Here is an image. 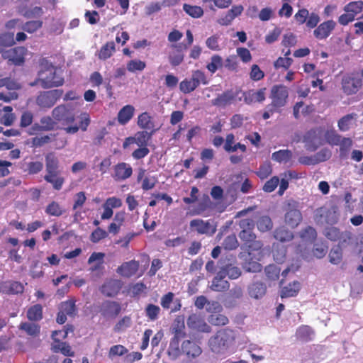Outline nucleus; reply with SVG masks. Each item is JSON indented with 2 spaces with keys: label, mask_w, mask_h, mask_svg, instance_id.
I'll return each instance as SVG.
<instances>
[{
  "label": "nucleus",
  "mask_w": 363,
  "mask_h": 363,
  "mask_svg": "<svg viewBox=\"0 0 363 363\" xmlns=\"http://www.w3.org/2000/svg\"><path fill=\"white\" fill-rule=\"evenodd\" d=\"M271 103L267 108L271 113L280 112L281 108L286 106L289 98V88L284 84H275L270 90Z\"/></svg>",
  "instance_id": "20e7f679"
},
{
  "label": "nucleus",
  "mask_w": 363,
  "mask_h": 363,
  "mask_svg": "<svg viewBox=\"0 0 363 363\" xmlns=\"http://www.w3.org/2000/svg\"><path fill=\"white\" fill-rule=\"evenodd\" d=\"M40 122L44 131H50L55 130L57 122L50 116H43L40 118Z\"/></svg>",
  "instance_id": "680f3d73"
},
{
  "label": "nucleus",
  "mask_w": 363,
  "mask_h": 363,
  "mask_svg": "<svg viewBox=\"0 0 363 363\" xmlns=\"http://www.w3.org/2000/svg\"><path fill=\"white\" fill-rule=\"evenodd\" d=\"M223 148L225 150V152L228 153L235 152L238 149L242 152H245L247 151V147L245 144H242L240 143H235V135L233 133H229L226 135Z\"/></svg>",
  "instance_id": "393cba45"
},
{
  "label": "nucleus",
  "mask_w": 363,
  "mask_h": 363,
  "mask_svg": "<svg viewBox=\"0 0 363 363\" xmlns=\"http://www.w3.org/2000/svg\"><path fill=\"white\" fill-rule=\"evenodd\" d=\"M61 95L62 91L57 89L40 92L36 98V104L40 108H51L56 104Z\"/></svg>",
  "instance_id": "9d476101"
},
{
  "label": "nucleus",
  "mask_w": 363,
  "mask_h": 363,
  "mask_svg": "<svg viewBox=\"0 0 363 363\" xmlns=\"http://www.w3.org/2000/svg\"><path fill=\"white\" fill-rule=\"evenodd\" d=\"M239 237L247 250L250 252L259 251L262 248V242L257 240V236L252 230H241Z\"/></svg>",
  "instance_id": "f8f14e48"
},
{
  "label": "nucleus",
  "mask_w": 363,
  "mask_h": 363,
  "mask_svg": "<svg viewBox=\"0 0 363 363\" xmlns=\"http://www.w3.org/2000/svg\"><path fill=\"white\" fill-rule=\"evenodd\" d=\"M190 228L200 235H213L216 232V225L212 220L193 219L189 223Z\"/></svg>",
  "instance_id": "1a4fd4ad"
},
{
  "label": "nucleus",
  "mask_w": 363,
  "mask_h": 363,
  "mask_svg": "<svg viewBox=\"0 0 363 363\" xmlns=\"http://www.w3.org/2000/svg\"><path fill=\"white\" fill-rule=\"evenodd\" d=\"M185 325L183 319L177 318L172 326V330L174 337L172 338L169 343V350L174 349L177 352H179V341L182 338H184L186 335L184 331Z\"/></svg>",
  "instance_id": "9b49d317"
},
{
  "label": "nucleus",
  "mask_w": 363,
  "mask_h": 363,
  "mask_svg": "<svg viewBox=\"0 0 363 363\" xmlns=\"http://www.w3.org/2000/svg\"><path fill=\"white\" fill-rule=\"evenodd\" d=\"M139 269V262L135 260H130L129 262H123L119 266L116 272L123 277L130 278L134 276Z\"/></svg>",
  "instance_id": "4be33fe9"
},
{
  "label": "nucleus",
  "mask_w": 363,
  "mask_h": 363,
  "mask_svg": "<svg viewBox=\"0 0 363 363\" xmlns=\"http://www.w3.org/2000/svg\"><path fill=\"white\" fill-rule=\"evenodd\" d=\"M299 235L302 241L308 244L313 242L317 238V232L312 226H307L302 229Z\"/></svg>",
  "instance_id": "58836bf2"
},
{
  "label": "nucleus",
  "mask_w": 363,
  "mask_h": 363,
  "mask_svg": "<svg viewBox=\"0 0 363 363\" xmlns=\"http://www.w3.org/2000/svg\"><path fill=\"white\" fill-rule=\"evenodd\" d=\"M26 316L30 321H40L43 317V306L39 303L30 306L27 311Z\"/></svg>",
  "instance_id": "4c0bfd02"
},
{
  "label": "nucleus",
  "mask_w": 363,
  "mask_h": 363,
  "mask_svg": "<svg viewBox=\"0 0 363 363\" xmlns=\"http://www.w3.org/2000/svg\"><path fill=\"white\" fill-rule=\"evenodd\" d=\"M272 169L271 164L269 162H266L259 166L256 174L261 179H264L272 174Z\"/></svg>",
  "instance_id": "338daca9"
},
{
  "label": "nucleus",
  "mask_w": 363,
  "mask_h": 363,
  "mask_svg": "<svg viewBox=\"0 0 363 363\" xmlns=\"http://www.w3.org/2000/svg\"><path fill=\"white\" fill-rule=\"evenodd\" d=\"M116 52V45L113 41H108L98 51L96 56L101 60L110 58Z\"/></svg>",
  "instance_id": "f704fd0d"
},
{
  "label": "nucleus",
  "mask_w": 363,
  "mask_h": 363,
  "mask_svg": "<svg viewBox=\"0 0 363 363\" xmlns=\"http://www.w3.org/2000/svg\"><path fill=\"white\" fill-rule=\"evenodd\" d=\"M313 335V330L308 325H301L296 332V338L304 342L311 340Z\"/></svg>",
  "instance_id": "a19ab883"
},
{
  "label": "nucleus",
  "mask_w": 363,
  "mask_h": 363,
  "mask_svg": "<svg viewBox=\"0 0 363 363\" xmlns=\"http://www.w3.org/2000/svg\"><path fill=\"white\" fill-rule=\"evenodd\" d=\"M299 290L300 283L298 281H294L281 289L280 296L282 298L294 297L297 295Z\"/></svg>",
  "instance_id": "e433bc0d"
},
{
  "label": "nucleus",
  "mask_w": 363,
  "mask_h": 363,
  "mask_svg": "<svg viewBox=\"0 0 363 363\" xmlns=\"http://www.w3.org/2000/svg\"><path fill=\"white\" fill-rule=\"evenodd\" d=\"M325 235L332 241H337L341 238L342 233L337 228L331 226L325 229Z\"/></svg>",
  "instance_id": "774afa93"
},
{
  "label": "nucleus",
  "mask_w": 363,
  "mask_h": 363,
  "mask_svg": "<svg viewBox=\"0 0 363 363\" xmlns=\"http://www.w3.org/2000/svg\"><path fill=\"white\" fill-rule=\"evenodd\" d=\"M121 311V304L114 301H106L102 303L101 313L104 316L116 317Z\"/></svg>",
  "instance_id": "a878e982"
},
{
  "label": "nucleus",
  "mask_w": 363,
  "mask_h": 363,
  "mask_svg": "<svg viewBox=\"0 0 363 363\" xmlns=\"http://www.w3.org/2000/svg\"><path fill=\"white\" fill-rule=\"evenodd\" d=\"M0 291L5 294H19L24 291V286L17 281H8L0 284Z\"/></svg>",
  "instance_id": "b1692460"
},
{
  "label": "nucleus",
  "mask_w": 363,
  "mask_h": 363,
  "mask_svg": "<svg viewBox=\"0 0 363 363\" xmlns=\"http://www.w3.org/2000/svg\"><path fill=\"white\" fill-rule=\"evenodd\" d=\"M64 212L65 211L56 201H52L45 208V213L51 216L59 217L61 216Z\"/></svg>",
  "instance_id": "5fc2aeb1"
},
{
  "label": "nucleus",
  "mask_w": 363,
  "mask_h": 363,
  "mask_svg": "<svg viewBox=\"0 0 363 363\" xmlns=\"http://www.w3.org/2000/svg\"><path fill=\"white\" fill-rule=\"evenodd\" d=\"M43 23V21L41 20L27 21L23 26L22 29L27 33H33L41 28Z\"/></svg>",
  "instance_id": "052dcab7"
},
{
  "label": "nucleus",
  "mask_w": 363,
  "mask_h": 363,
  "mask_svg": "<svg viewBox=\"0 0 363 363\" xmlns=\"http://www.w3.org/2000/svg\"><path fill=\"white\" fill-rule=\"evenodd\" d=\"M303 217L301 211L297 208H289L285 213V223L291 228H296L302 221Z\"/></svg>",
  "instance_id": "c85d7f7f"
},
{
  "label": "nucleus",
  "mask_w": 363,
  "mask_h": 363,
  "mask_svg": "<svg viewBox=\"0 0 363 363\" xmlns=\"http://www.w3.org/2000/svg\"><path fill=\"white\" fill-rule=\"evenodd\" d=\"M343 10L345 12L350 13L353 17L355 18V16L360 13L363 10V1H351L345 6Z\"/></svg>",
  "instance_id": "de8ad7c7"
},
{
  "label": "nucleus",
  "mask_w": 363,
  "mask_h": 363,
  "mask_svg": "<svg viewBox=\"0 0 363 363\" xmlns=\"http://www.w3.org/2000/svg\"><path fill=\"white\" fill-rule=\"evenodd\" d=\"M45 181L51 184L55 190H60L65 183V179L61 176L59 160L53 152L45 155Z\"/></svg>",
  "instance_id": "f03ea898"
},
{
  "label": "nucleus",
  "mask_w": 363,
  "mask_h": 363,
  "mask_svg": "<svg viewBox=\"0 0 363 363\" xmlns=\"http://www.w3.org/2000/svg\"><path fill=\"white\" fill-rule=\"evenodd\" d=\"M243 10L244 8L242 5L233 6L225 15L218 18V23L221 26H229L236 17L241 15Z\"/></svg>",
  "instance_id": "5701e85b"
},
{
  "label": "nucleus",
  "mask_w": 363,
  "mask_h": 363,
  "mask_svg": "<svg viewBox=\"0 0 363 363\" xmlns=\"http://www.w3.org/2000/svg\"><path fill=\"white\" fill-rule=\"evenodd\" d=\"M135 108L132 105H125L118 113L117 119L121 125L127 124L133 117Z\"/></svg>",
  "instance_id": "473e14b6"
},
{
  "label": "nucleus",
  "mask_w": 363,
  "mask_h": 363,
  "mask_svg": "<svg viewBox=\"0 0 363 363\" xmlns=\"http://www.w3.org/2000/svg\"><path fill=\"white\" fill-rule=\"evenodd\" d=\"M243 269L248 272H259L262 269V266L257 261L252 260V258L247 259L242 265Z\"/></svg>",
  "instance_id": "6e6d98bb"
},
{
  "label": "nucleus",
  "mask_w": 363,
  "mask_h": 363,
  "mask_svg": "<svg viewBox=\"0 0 363 363\" xmlns=\"http://www.w3.org/2000/svg\"><path fill=\"white\" fill-rule=\"evenodd\" d=\"M265 87L261 88L257 91L253 89L248 90L242 92L243 101L247 104H252L253 103H262L266 99Z\"/></svg>",
  "instance_id": "a211bd4d"
},
{
  "label": "nucleus",
  "mask_w": 363,
  "mask_h": 363,
  "mask_svg": "<svg viewBox=\"0 0 363 363\" xmlns=\"http://www.w3.org/2000/svg\"><path fill=\"white\" fill-rule=\"evenodd\" d=\"M123 282L120 279H106L100 287L101 293L106 297L116 296L123 287Z\"/></svg>",
  "instance_id": "4468645a"
},
{
  "label": "nucleus",
  "mask_w": 363,
  "mask_h": 363,
  "mask_svg": "<svg viewBox=\"0 0 363 363\" xmlns=\"http://www.w3.org/2000/svg\"><path fill=\"white\" fill-rule=\"evenodd\" d=\"M62 331H53L52 333V337L54 340V343L52 345V351L55 353L61 352L63 355L67 357H74V352L72 350L71 347L66 342H61L57 339V336L58 333H61Z\"/></svg>",
  "instance_id": "2eb2a0df"
},
{
  "label": "nucleus",
  "mask_w": 363,
  "mask_h": 363,
  "mask_svg": "<svg viewBox=\"0 0 363 363\" xmlns=\"http://www.w3.org/2000/svg\"><path fill=\"white\" fill-rule=\"evenodd\" d=\"M324 143L330 145H338L340 143V135L333 129L325 130L324 128L323 134Z\"/></svg>",
  "instance_id": "a18cd8bd"
},
{
  "label": "nucleus",
  "mask_w": 363,
  "mask_h": 363,
  "mask_svg": "<svg viewBox=\"0 0 363 363\" xmlns=\"http://www.w3.org/2000/svg\"><path fill=\"white\" fill-rule=\"evenodd\" d=\"M186 324L189 328L200 332L210 333L211 331V326L196 313H192L189 316L186 320Z\"/></svg>",
  "instance_id": "dca6fc26"
},
{
  "label": "nucleus",
  "mask_w": 363,
  "mask_h": 363,
  "mask_svg": "<svg viewBox=\"0 0 363 363\" xmlns=\"http://www.w3.org/2000/svg\"><path fill=\"white\" fill-rule=\"evenodd\" d=\"M336 23L333 20H328L321 23L313 30V35L318 40L326 39L335 29Z\"/></svg>",
  "instance_id": "f3484780"
},
{
  "label": "nucleus",
  "mask_w": 363,
  "mask_h": 363,
  "mask_svg": "<svg viewBox=\"0 0 363 363\" xmlns=\"http://www.w3.org/2000/svg\"><path fill=\"white\" fill-rule=\"evenodd\" d=\"M171 48L173 49L172 52L169 53L168 60L172 67L179 66L182 63L184 58V55L182 52V48L186 50L187 45H184L183 47L181 45L172 44Z\"/></svg>",
  "instance_id": "412c9836"
},
{
  "label": "nucleus",
  "mask_w": 363,
  "mask_h": 363,
  "mask_svg": "<svg viewBox=\"0 0 363 363\" xmlns=\"http://www.w3.org/2000/svg\"><path fill=\"white\" fill-rule=\"evenodd\" d=\"M152 134L153 131H138L133 137L135 143L139 147H147Z\"/></svg>",
  "instance_id": "37998d69"
},
{
  "label": "nucleus",
  "mask_w": 363,
  "mask_h": 363,
  "mask_svg": "<svg viewBox=\"0 0 363 363\" xmlns=\"http://www.w3.org/2000/svg\"><path fill=\"white\" fill-rule=\"evenodd\" d=\"M224 272L219 271L216 277L213 279L211 289L214 291L223 292L229 289L230 284L225 279Z\"/></svg>",
  "instance_id": "cd10ccee"
},
{
  "label": "nucleus",
  "mask_w": 363,
  "mask_h": 363,
  "mask_svg": "<svg viewBox=\"0 0 363 363\" xmlns=\"http://www.w3.org/2000/svg\"><path fill=\"white\" fill-rule=\"evenodd\" d=\"M356 113H350L342 117L337 123V126L341 131H347L356 118Z\"/></svg>",
  "instance_id": "49530a36"
},
{
  "label": "nucleus",
  "mask_w": 363,
  "mask_h": 363,
  "mask_svg": "<svg viewBox=\"0 0 363 363\" xmlns=\"http://www.w3.org/2000/svg\"><path fill=\"white\" fill-rule=\"evenodd\" d=\"M257 228L262 232H267L273 228V223L269 216H264L257 221Z\"/></svg>",
  "instance_id": "13d9d810"
},
{
  "label": "nucleus",
  "mask_w": 363,
  "mask_h": 363,
  "mask_svg": "<svg viewBox=\"0 0 363 363\" xmlns=\"http://www.w3.org/2000/svg\"><path fill=\"white\" fill-rule=\"evenodd\" d=\"M107 236L108 233L105 230L98 227L91 233L90 235V240L93 243H97L102 239L106 238Z\"/></svg>",
  "instance_id": "69168bd1"
},
{
  "label": "nucleus",
  "mask_w": 363,
  "mask_h": 363,
  "mask_svg": "<svg viewBox=\"0 0 363 363\" xmlns=\"http://www.w3.org/2000/svg\"><path fill=\"white\" fill-rule=\"evenodd\" d=\"M137 124L141 129L145 130L144 131H153V133L155 132L153 118L146 111L138 116Z\"/></svg>",
  "instance_id": "7c9ffc66"
},
{
  "label": "nucleus",
  "mask_w": 363,
  "mask_h": 363,
  "mask_svg": "<svg viewBox=\"0 0 363 363\" xmlns=\"http://www.w3.org/2000/svg\"><path fill=\"white\" fill-rule=\"evenodd\" d=\"M76 300L70 298L60 303L59 310L69 316H74L77 314V308L76 306Z\"/></svg>",
  "instance_id": "ea45409f"
},
{
  "label": "nucleus",
  "mask_w": 363,
  "mask_h": 363,
  "mask_svg": "<svg viewBox=\"0 0 363 363\" xmlns=\"http://www.w3.org/2000/svg\"><path fill=\"white\" fill-rule=\"evenodd\" d=\"M19 329L25 331L28 335L33 337L38 336L40 332V326L33 323H21L19 325Z\"/></svg>",
  "instance_id": "c03bdc74"
},
{
  "label": "nucleus",
  "mask_w": 363,
  "mask_h": 363,
  "mask_svg": "<svg viewBox=\"0 0 363 363\" xmlns=\"http://www.w3.org/2000/svg\"><path fill=\"white\" fill-rule=\"evenodd\" d=\"M220 271L221 272H224L225 277L228 276L231 279H238L241 275V271L240 268L231 264H227Z\"/></svg>",
  "instance_id": "603ef678"
},
{
  "label": "nucleus",
  "mask_w": 363,
  "mask_h": 363,
  "mask_svg": "<svg viewBox=\"0 0 363 363\" xmlns=\"http://www.w3.org/2000/svg\"><path fill=\"white\" fill-rule=\"evenodd\" d=\"M212 202L209 198V196L206 194H204L202 196V199L200 202L198 203L197 206L194 208L193 211V215H201L206 211L211 208Z\"/></svg>",
  "instance_id": "79ce46f5"
},
{
  "label": "nucleus",
  "mask_w": 363,
  "mask_h": 363,
  "mask_svg": "<svg viewBox=\"0 0 363 363\" xmlns=\"http://www.w3.org/2000/svg\"><path fill=\"white\" fill-rule=\"evenodd\" d=\"M38 76L41 86L45 89L57 87L64 84V78L61 74L52 63L45 59L40 62Z\"/></svg>",
  "instance_id": "7ed1b4c3"
},
{
  "label": "nucleus",
  "mask_w": 363,
  "mask_h": 363,
  "mask_svg": "<svg viewBox=\"0 0 363 363\" xmlns=\"http://www.w3.org/2000/svg\"><path fill=\"white\" fill-rule=\"evenodd\" d=\"M184 11L194 18H200L203 14V9L199 6H193L188 4H184L183 6Z\"/></svg>",
  "instance_id": "864d4df0"
},
{
  "label": "nucleus",
  "mask_w": 363,
  "mask_h": 363,
  "mask_svg": "<svg viewBox=\"0 0 363 363\" xmlns=\"http://www.w3.org/2000/svg\"><path fill=\"white\" fill-rule=\"evenodd\" d=\"M146 170L143 168L138 169L137 181H142L141 188L144 191H148L153 189L157 182V179L155 177H145Z\"/></svg>",
  "instance_id": "c756f323"
},
{
  "label": "nucleus",
  "mask_w": 363,
  "mask_h": 363,
  "mask_svg": "<svg viewBox=\"0 0 363 363\" xmlns=\"http://www.w3.org/2000/svg\"><path fill=\"white\" fill-rule=\"evenodd\" d=\"M242 92L241 90L233 91V90H227L213 100V104L217 106L224 107L232 104L238 95Z\"/></svg>",
  "instance_id": "aec40b11"
},
{
  "label": "nucleus",
  "mask_w": 363,
  "mask_h": 363,
  "mask_svg": "<svg viewBox=\"0 0 363 363\" xmlns=\"http://www.w3.org/2000/svg\"><path fill=\"white\" fill-rule=\"evenodd\" d=\"M160 312V307L152 303L148 304L145 308L146 316L151 320H157Z\"/></svg>",
  "instance_id": "0e129e2a"
},
{
  "label": "nucleus",
  "mask_w": 363,
  "mask_h": 363,
  "mask_svg": "<svg viewBox=\"0 0 363 363\" xmlns=\"http://www.w3.org/2000/svg\"><path fill=\"white\" fill-rule=\"evenodd\" d=\"M294 237V233L284 225L277 228L274 231V238L281 242H289Z\"/></svg>",
  "instance_id": "72a5a7b5"
},
{
  "label": "nucleus",
  "mask_w": 363,
  "mask_h": 363,
  "mask_svg": "<svg viewBox=\"0 0 363 363\" xmlns=\"http://www.w3.org/2000/svg\"><path fill=\"white\" fill-rule=\"evenodd\" d=\"M21 169L29 175L37 174L43 169V163L40 161H30L22 164Z\"/></svg>",
  "instance_id": "c9c22d12"
},
{
  "label": "nucleus",
  "mask_w": 363,
  "mask_h": 363,
  "mask_svg": "<svg viewBox=\"0 0 363 363\" xmlns=\"http://www.w3.org/2000/svg\"><path fill=\"white\" fill-rule=\"evenodd\" d=\"M292 157V152L289 150H280L272 155V159L278 162H287Z\"/></svg>",
  "instance_id": "3c124183"
},
{
  "label": "nucleus",
  "mask_w": 363,
  "mask_h": 363,
  "mask_svg": "<svg viewBox=\"0 0 363 363\" xmlns=\"http://www.w3.org/2000/svg\"><path fill=\"white\" fill-rule=\"evenodd\" d=\"M201 83L207 84L208 81L204 72L197 69L192 72L190 79H184L180 82L179 89L184 94H189L194 91Z\"/></svg>",
  "instance_id": "423d86ee"
},
{
  "label": "nucleus",
  "mask_w": 363,
  "mask_h": 363,
  "mask_svg": "<svg viewBox=\"0 0 363 363\" xmlns=\"http://www.w3.org/2000/svg\"><path fill=\"white\" fill-rule=\"evenodd\" d=\"M329 262L333 264H338L342 260V250L340 245L333 247L328 255Z\"/></svg>",
  "instance_id": "09e8293b"
},
{
  "label": "nucleus",
  "mask_w": 363,
  "mask_h": 363,
  "mask_svg": "<svg viewBox=\"0 0 363 363\" xmlns=\"http://www.w3.org/2000/svg\"><path fill=\"white\" fill-rule=\"evenodd\" d=\"M235 332L228 328H223L208 340V346L212 352L220 353L235 345Z\"/></svg>",
  "instance_id": "f257e3e1"
},
{
  "label": "nucleus",
  "mask_w": 363,
  "mask_h": 363,
  "mask_svg": "<svg viewBox=\"0 0 363 363\" xmlns=\"http://www.w3.org/2000/svg\"><path fill=\"white\" fill-rule=\"evenodd\" d=\"M133 174L131 166L125 162H119L113 167V177L116 181H123L130 177Z\"/></svg>",
  "instance_id": "6ab92c4d"
},
{
  "label": "nucleus",
  "mask_w": 363,
  "mask_h": 363,
  "mask_svg": "<svg viewBox=\"0 0 363 363\" xmlns=\"http://www.w3.org/2000/svg\"><path fill=\"white\" fill-rule=\"evenodd\" d=\"M208 321L213 325L222 326L227 325L229 320L225 315L213 313L208 316Z\"/></svg>",
  "instance_id": "8fccbe9b"
},
{
  "label": "nucleus",
  "mask_w": 363,
  "mask_h": 363,
  "mask_svg": "<svg viewBox=\"0 0 363 363\" xmlns=\"http://www.w3.org/2000/svg\"><path fill=\"white\" fill-rule=\"evenodd\" d=\"M267 291V286L262 281H254L248 286V294L251 298L259 299L262 298Z\"/></svg>",
  "instance_id": "2f4dec72"
},
{
  "label": "nucleus",
  "mask_w": 363,
  "mask_h": 363,
  "mask_svg": "<svg viewBox=\"0 0 363 363\" xmlns=\"http://www.w3.org/2000/svg\"><path fill=\"white\" fill-rule=\"evenodd\" d=\"M128 350L122 345H116L110 347L108 351V357L113 359L115 357H121L125 355Z\"/></svg>",
  "instance_id": "4d7b16f0"
},
{
  "label": "nucleus",
  "mask_w": 363,
  "mask_h": 363,
  "mask_svg": "<svg viewBox=\"0 0 363 363\" xmlns=\"http://www.w3.org/2000/svg\"><path fill=\"white\" fill-rule=\"evenodd\" d=\"M52 116L58 122L63 125H69L74 122L75 114L73 109L67 105H59L56 106L52 111Z\"/></svg>",
  "instance_id": "0eeeda50"
},
{
  "label": "nucleus",
  "mask_w": 363,
  "mask_h": 363,
  "mask_svg": "<svg viewBox=\"0 0 363 363\" xmlns=\"http://www.w3.org/2000/svg\"><path fill=\"white\" fill-rule=\"evenodd\" d=\"M324 127H315L308 130L303 137L307 150L315 151L324 144Z\"/></svg>",
  "instance_id": "39448f33"
},
{
  "label": "nucleus",
  "mask_w": 363,
  "mask_h": 363,
  "mask_svg": "<svg viewBox=\"0 0 363 363\" xmlns=\"http://www.w3.org/2000/svg\"><path fill=\"white\" fill-rule=\"evenodd\" d=\"M343 92L347 95L356 94L362 86V79L357 74L345 75L341 82Z\"/></svg>",
  "instance_id": "6e6552de"
},
{
  "label": "nucleus",
  "mask_w": 363,
  "mask_h": 363,
  "mask_svg": "<svg viewBox=\"0 0 363 363\" xmlns=\"http://www.w3.org/2000/svg\"><path fill=\"white\" fill-rule=\"evenodd\" d=\"M182 351L188 357L195 358L199 357L202 350L196 341L185 340L182 344Z\"/></svg>",
  "instance_id": "bb28decb"
},
{
  "label": "nucleus",
  "mask_w": 363,
  "mask_h": 363,
  "mask_svg": "<svg viewBox=\"0 0 363 363\" xmlns=\"http://www.w3.org/2000/svg\"><path fill=\"white\" fill-rule=\"evenodd\" d=\"M211 60V62L207 65L206 68L211 73L213 74L223 66V59L220 55H214Z\"/></svg>",
  "instance_id": "bf43d9fd"
},
{
  "label": "nucleus",
  "mask_w": 363,
  "mask_h": 363,
  "mask_svg": "<svg viewBox=\"0 0 363 363\" xmlns=\"http://www.w3.org/2000/svg\"><path fill=\"white\" fill-rule=\"evenodd\" d=\"M34 115L32 111L26 110L22 112L20 119V127L27 128L32 125Z\"/></svg>",
  "instance_id": "e2e57ef3"
},
{
  "label": "nucleus",
  "mask_w": 363,
  "mask_h": 363,
  "mask_svg": "<svg viewBox=\"0 0 363 363\" xmlns=\"http://www.w3.org/2000/svg\"><path fill=\"white\" fill-rule=\"evenodd\" d=\"M26 49L23 47H16L2 52V57L7 60L11 64L21 65L25 61Z\"/></svg>",
  "instance_id": "ddd939ff"
}]
</instances>
